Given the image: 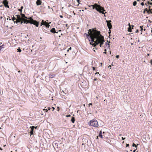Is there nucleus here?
<instances>
[{
    "mask_svg": "<svg viewBox=\"0 0 152 152\" xmlns=\"http://www.w3.org/2000/svg\"><path fill=\"white\" fill-rule=\"evenodd\" d=\"M9 18H10V17H8V18H7V20H8Z\"/></svg>",
    "mask_w": 152,
    "mask_h": 152,
    "instance_id": "nucleus-52",
    "label": "nucleus"
},
{
    "mask_svg": "<svg viewBox=\"0 0 152 152\" xmlns=\"http://www.w3.org/2000/svg\"><path fill=\"white\" fill-rule=\"evenodd\" d=\"M23 21V22L24 23H30V22H29V20H27V19H23V20H22Z\"/></svg>",
    "mask_w": 152,
    "mask_h": 152,
    "instance_id": "nucleus-11",
    "label": "nucleus"
},
{
    "mask_svg": "<svg viewBox=\"0 0 152 152\" xmlns=\"http://www.w3.org/2000/svg\"><path fill=\"white\" fill-rule=\"evenodd\" d=\"M48 110H50V109H51V108H50V107H48Z\"/></svg>",
    "mask_w": 152,
    "mask_h": 152,
    "instance_id": "nucleus-49",
    "label": "nucleus"
},
{
    "mask_svg": "<svg viewBox=\"0 0 152 152\" xmlns=\"http://www.w3.org/2000/svg\"><path fill=\"white\" fill-rule=\"evenodd\" d=\"M138 145V144H137V145H136L135 143H133V144H132V146L133 147H135V148H137V145Z\"/></svg>",
    "mask_w": 152,
    "mask_h": 152,
    "instance_id": "nucleus-22",
    "label": "nucleus"
},
{
    "mask_svg": "<svg viewBox=\"0 0 152 152\" xmlns=\"http://www.w3.org/2000/svg\"><path fill=\"white\" fill-rule=\"evenodd\" d=\"M140 28L141 29H140V31H142V30H143V26H140Z\"/></svg>",
    "mask_w": 152,
    "mask_h": 152,
    "instance_id": "nucleus-28",
    "label": "nucleus"
},
{
    "mask_svg": "<svg viewBox=\"0 0 152 152\" xmlns=\"http://www.w3.org/2000/svg\"><path fill=\"white\" fill-rule=\"evenodd\" d=\"M106 22H107V26H108L109 29H111L112 27V25L111 23V21L110 20H106Z\"/></svg>",
    "mask_w": 152,
    "mask_h": 152,
    "instance_id": "nucleus-6",
    "label": "nucleus"
},
{
    "mask_svg": "<svg viewBox=\"0 0 152 152\" xmlns=\"http://www.w3.org/2000/svg\"><path fill=\"white\" fill-rule=\"evenodd\" d=\"M18 50V51L19 52H20L21 51V50L20 49V48H18V49H17Z\"/></svg>",
    "mask_w": 152,
    "mask_h": 152,
    "instance_id": "nucleus-26",
    "label": "nucleus"
},
{
    "mask_svg": "<svg viewBox=\"0 0 152 152\" xmlns=\"http://www.w3.org/2000/svg\"><path fill=\"white\" fill-rule=\"evenodd\" d=\"M137 4V2H136V1H134L133 2V5L134 6H136V4Z\"/></svg>",
    "mask_w": 152,
    "mask_h": 152,
    "instance_id": "nucleus-20",
    "label": "nucleus"
},
{
    "mask_svg": "<svg viewBox=\"0 0 152 152\" xmlns=\"http://www.w3.org/2000/svg\"><path fill=\"white\" fill-rule=\"evenodd\" d=\"M49 77L51 78H53L55 76V75L53 74H50L49 75Z\"/></svg>",
    "mask_w": 152,
    "mask_h": 152,
    "instance_id": "nucleus-13",
    "label": "nucleus"
},
{
    "mask_svg": "<svg viewBox=\"0 0 152 152\" xmlns=\"http://www.w3.org/2000/svg\"><path fill=\"white\" fill-rule=\"evenodd\" d=\"M116 58H118L119 57V55H117L116 56Z\"/></svg>",
    "mask_w": 152,
    "mask_h": 152,
    "instance_id": "nucleus-35",
    "label": "nucleus"
},
{
    "mask_svg": "<svg viewBox=\"0 0 152 152\" xmlns=\"http://www.w3.org/2000/svg\"><path fill=\"white\" fill-rule=\"evenodd\" d=\"M17 16V18L14 17L12 18V20L14 23L16 22V23L18 22H20L22 20V18L21 17L20 15H16Z\"/></svg>",
    "mask_w": 152,
    "mask_h": 152,
    "instance_id": "nucleus-5",
    "label": "nucleus"
},
{
    "mask_svg": "<svg viewBox=\"0 0 152 152\" xmlns=\"http://www.w3.org/2000/svg\"><path fill=\"white\" fill-rule=\"evenodd\" d=\"M129 146V144H126V147H128Z\"/></svg>",
    "mask_w": 152,
    "mask_h": 152,
    "instance_id": "nucleus-36",
    "label": "nucleus"
},
{
    "mask_svg": "<svg viewBox=\"0 0 152 152\" xmlns=\"http://www.w3.org/2000/svg\"><path fill=\"white\" fill-rule=\"evenodd\" d=\"M111 67V65H110L109 66H108V67Z\"/></svg>",
    "mask_w": 152,
    "mask_h": 152,
    "instance_id": "nucleus-58",
    "label": "nucleus"
},
{
    "mask_svg": "<svg viewBox=\"0 0 152 152\" xmlns=\"http://www.w3.org/2000/svg\"><path fill=\"white\" fill-rule=\"evenodd\" d=\"M23 6H22L20 7V9H22H22H23Z\"/></svg>",
    "mask_w": 152,
    "mask_h": 152,
    "instance_id": "nucleus-38",
    "label": "nucleus"
},
{
    "mask_svg": "<svg viewBox=\"0 0 152 152\" xmlns=\"http://www.w3.org/2000/svg\"><path fill=\"white\" fill-rule=\"evenodd\" d=\"M138 32V29H137L136 31H135V32L136 33H137Z\"/></svg>",
    "mask_w": 152,
    "mask_h": 152,
    "instance_id": "nucleus-43",
    "label": "nucleus"
},
{
    "mask_svg": "<svg viewBox=\"0 0 152 152\" xmlns=\"http://www.w3.org/2000/svg\"><path fill=\"white\" fill-rule=\"evenodd\" d=\"M18 11L20 12H22V10L20 9H19Z\"/></svg>",
    "mask_w": 152,
    "mask_h": 152,
    "instance_id": "nucleus-29",
    "label": "nucleus"
},
{
    "mask_svg": "<svg viewBox=\"0 0 152 152\" xmlns=\"http://www.w3.org/2000/svg\"><path fill=\"white\" fill-rule=\"evenodd\" d=\"M71 116L70 115H66V116L67 117H70Z\"/></svg>",
    "mask_w": 152,
    "mask_h": 152,
    "instance_id": "nucleus-31",
    "label": "nucleus"
},
{
    "mask_svg": "<svg viewBox=\"0 0 152 152\" xmlns=\"http://www.w3.org/2000/svg\"><path fill=\"white\" fill-rule=\"evenodd\" d=\"M102 45H100V47H102Z\"/></svg>",
    "mask_w": 152,
    "mask_h": 152,
    "instance_id": "nucleus-53",
    "label": "nucleus"
},
{
    "mask_svg": "<svg viewBox=\"0 0 152 152\" xmlns=\"http://www.w3.org/2000/svg\"><path fill=\"white\" fill-rule=\"evenodd\" d=\"M66 27H67V24H66Z\"/></svg>",
    "mask_w": 152,
    "mask_h": 152,
    "instance_id": "nucleus-60",
    "label": "nucleus"
},
{
    "mask_svg": "<svg viewBox=\"0 0 152 152\" xmlns=\"http://www.w3.org/2000/svg\"><path fill=\"white\" fill-rule=\"evenodd\" d=\"M71 121L72 123H74L75 121V118L74 117H72V118L71 120Z\"/></svg>",
    "mask_w": 152,
    "mask_h": 152,
    "instance_id": "nucleus-14",
    "label": "nucleus"
},
{
    "mask_svg": "<svg viewBox=\"0 0 152 152\" xmlns=\"http://www.w3.org/2000/svg\"><path fill=\"white\" fill-rule=\"evenodd\" d=\"M102 131H100L99 136V137L101 138H102Z\"/></svg>",
    "mask_w": 152,
    "mask_h": 152,
    "instance_id": "nucleus-16",
    "label": "nucleus"
},
{
    "mask_svg": "<svg viewBox=\"0 0 152 152\" xmlns=\"http://www.w3.org/2000/svg\"><path fill=\"white\" fill-rule=\"evenodd\" d=\"M23 20L21 21V22H21V24H22L23 23Z\"/></svg>",
    "mask_w": 152,
    "mask_h": 152,
    "instance_id": "nucleus-39",
    "label": "nucleus"
},
{
    "mask_svg": "<svg viewBox=\"0 0 152 152\" xmlns=\"http://www.w3.org/2000/svg\"><path fill=\"white\" fill-rule=\"evenodd\" d=\"M71 47H70L69 48V50H71Z\"/></svg>",
    "mask_w": 152,
    "mask_h": 152,
    "instance_id": "nucleus-54",
    "label": "nucleus"
},
{
    "mask_svg": "<svg viewBox=\"0 0 152 152\" xmlns=\"http://www.w3.org/2000/svg\"><path fill=\"white\" fill-rule=\"evenodd\" d=\"M147 56H149V54H147Z\"/></svg>",
    "mask_w": 152,
    "mask_h": 152,
    "instance_id": "nucleus-62",
    "label": "nucleus"
},
{
    "mask_svg": "<svg viewBox=\"0 0 152 152\" xmlns=\"http://www.w3.org/2000/svg\"><path fill=\"white\" fill-rule=\"evenodd\" d=\"M97 31L94 29V28H93L92 29H90L89 30L88 34H87L85 33V34L86 35V37L89 39L90 42V44L94 46V47L96 46L97 45H96V38L97 37Z\"/></svg>",
    "mask_w": 152,
    "mask_h": 152,
    "instance_id": "nucleus-1",
    "label": "nucleus"
},
{
    "mask_svg": "<svg viewBox=\"0 0 152 152\" xmlns=\"http://www.w3.org/2000/svg\"><path fill=\"white\" fill-rule=\"evenodd\" d=\"M21 17H22V20L23 19V18H26V19L27 18V17L25 16L24 14H22Z\"/></svg>",
    "mask_w": 152,
    "mask_h": 152,
    "instance_id": "nucleus-17",
    "label": "nucleus"
},
{
    "mask_svg": "<svg viewBox=\"0 0 152 152\" xmlns=\"http://www.w3.org/2000/svg\"><path fill=\"white\" fill-rule=\"evenodd\" d=\"M53 110H52V111L54 110L55 109V108L54 107H52Z\"/></svg>",
    "mask_w": 152,
    "mask_h": 152,
    "instance_id": "nucleus-48",
    "label": "nucleus"
},
{
    "mask_svg": "<svg viewBox=\"0 0 152 152\" xmlns=\"http://www.w3.org/2000/svg\"><path fill=\"white\" fill-rule=\"evenodd\" d=\"M128 25L129 26V27H131V25H130V23H129Z\"/></svg>",
    "mask_w": 152,
    "mask_h": 152,
    "instance_id": "nucleus-44",
    "label": "nucleus"
},
{
    "mask_svg": "<svg viewBox=\"0 0 152 152\" xmlns=\"http://www.w3.org/2000/svg\"><path fill=\"white\" fill-rule=\"evenodd\" d=\"M20 71H18V72H19V73H20Z\"/></svg>",
    "mask_w": 152,
    "mask_h": 152,
    "instance_id": "nucleus-56",
    "label": "nucleus"
},
{
    "mask_svg": "<svg viewBox=\"0 0 152 152\" xmlns=\"http://www.w3.org/2000/svg\"><path fill=\"white\" fill-rule=\"evenodd\" d=\"M97 80V79L96 78L94 79V80L96 81Z\"/></svg>",
    "mask_w": 152,
    "mask_h": 152,
    "instance_id": "nucleus-47",
    "label": "nucleus"
},
{
    "mask_svg": "<svg viewBox=\"0 0 152 152\" xmlns=\"http://www.w3.org/2000/svg\"><path fill=\"white\" fill-rule=\"evenodd\" d=\"M36 4L37 6L42 4V1L40 0H37L36 2Z\"/></svg>",
    "mask_w": 152,
    "mask_h": 152,
    "instance_id": "nucleus-10",
    "label": "nucleus"
},
{
    "mask_svg": "<svg viewBox=\"0 0 152 152\" xmlns=\"http://www.w3.org/2000/svg\"><path fill=\"white\" fill-rule=\"evenodd\" d=\"M40 7H42V6H40Z\"/></svg>",
    "mask_w": 152,
    "mask_h": 152,
    "instance_id": "nucleus-63",
    "label": "nucleus"
},
{
    "mask_svg": "<svg viewBox=\"0 0 152 152\" xmlns=\"http://www.w3.org/2000/svg\"><path fill=\"white\" fill-rule=\"evenodd\" d=\"M37 126H35V128H34L36 129V128H37Z\"/></svg>",
    "mask_w": 152,
    "mask_h": 152,
    "instance_id": "nucleus-61",
    "label": "nucleus"
},
{
    "mask_svg": "<svg viewBox=\"0 0 152 152\" xmlns=\"http://www.w3.org/2000/svg\"><path fill=\"white\" fill-rule=\"evenodd\" d=\"M61 31V30H58V31Z\"/></svg>",
    "mask_w": 152,
    "mask_h": 152,
    "instance_id": "nucleus-64",
    "label": "nucleus"
},
{
    "mask_svg": "<svg viewBox=\"0 0 152 152\" xmlns=\"http://www.w3.org/2000/svg\"><path fill=\"white\" fill-rule=\"evenodd\" d=\"M97 37L96 38V45H98L99 44H100V45H102L104 42V37L102 35L99 31H97L96 33Z\"/></svg>",
    "mask_w": 152,
    "mask_h": 152,
    "instance_id": "nucleus-2",
    "label": "nucleus"
},
{
    "mask_svg": "<svg viewBox=\"0 0 152 152\" xmlns=\"http://www.w3.org/2000/svg\"><path fill=\"white\" fill-rule=\"evenodd\" d=\"M41 24L45 26L46 27L48 28H49L50 26V25L48 23H47L46 22H43V20H42V22Z\"/></svg>",
    "mask_w": 152,
    "mask_h": 152,
    "instance_id": "nucleus-9",
    "label": "nucleus"
},
{
    "mask_svg": "<svg viewBox=\"0 0 152 152\" xmlns=\"http://www.w3.org/2000/svg\"><path fill=\"white\" fill-rule=\"evenodd\" d=\"M50 32L52 33H58V32H56V31L55 29L54 28H53L51 29Z\"/></svg>",
    "mask_w": 152,
    "mask_h": 152,
    "instance_id": "nucleus-12",
    "label": "nucleus"
},
{
    "mask_svg": "<svg viewBox=\"0 0 152 152\" xmlns=\"http://www.w3.org/2000/svg\"><path fill=\"white\" fill-rule=\"evenodd\" d=\"M128 30V31L129 32H131V31H132V28H131V27H129Z\"/></svg>",
    "mask_w": 152,
    "mask_h": 152,
    "instance_id": "nucleus-24",
    "label": "nucleus"
},
{
    "mask_svg": "<svg viewBox=\"0 0 152 152\" xmlns=\"http://www.w3.org/2000/svg\"><path fill=\"white\" fill-rule=\"evenodd\" d=\"M35 128V126H32L30 127V128L31 129V131H34V130Z\"/></svg>",
    "mask_w": 152,
    "mask_h": 152,
    "instance_id": "nucleus-19",
    "label": "nucleus"
},
{
    "mask_svg": "<svg viewBox=\"0 0 152 152\" xmlns=\"http://www.w3.org/2000/svg\"><path fill=\"white\" fill-rule=\"evenodd\" d=\"M44 110H46V112H47L48 110H47V109H44Z\"/></svg>",
    "mask_w": 152,
    "mask_h": 152,
    "instance_id": "nucleus-45",
    "label": "nucleus"
},
{
    "mask_svg": "<svg viewBox=\"0 0 152 152\" xmlns=\"http://www.w3.org/2000/svg\"><path fill=\"white\" fill-rule=\"evenodd\" d=\"M27 19H28L29 20H28L29 21V22H32L34 20L31 17H29V18H26Z\"/></svg>",
    "mask_w": 152,
    "mask_h": 152,
    "instance_id": "nucleus-18",
    "label": "nucleus"
},
{
    "mask_svg": "<svg viewBox=\"0 0 152 152\" xmlns=\"http://www.w3.org/2000/svg\"><path fill=\"white\" fill-rule=\"evenodd\" d=\"M141 5L142 6H143L144 5V3L143 2H142L141 3Z\"/></svg>",
    "mask_w": 152,
    "mask_h": 152,
    "instance_id": "nucleus-33",
    "label": "nucleus"
},
{
    "mask_svg": "<svg viewBox=\"0 0 152 152\" xmlns=\"http://www.w3.org/2000/svg\"><path fill=\"white\" fill-rule=\"evenodd\" d=\"M147 3L149 5H151L152 6V3L150 1H148Z\"/></svg>",
    "mask_w": 152,
    "mask_h": 152,
    "instance_id": "nucleus-25",
    "label": "nucleus"
},
{
    "mask_svg": "<svg viewBox=\"0 0 152 152\" xmlns=\"http://www.w3.org/2000/svg\"><path fill=\"white\" fill-rule=\"evenodd\" d=\"M77 2L78 4H80V0H77Z\"/></svg>",
    "mask_w": 152,
    "mask_h": 152,
    "instance_id": "nucleus-34",
    "label": "nucleus"
},
{
    "mask_svg": "<svg viewBox=\"0 0 152 152\" xmlns=\"http://www.w3.org/2000/svg\"><path fill=\"white\" fill-rule=\"evenodd\" d=\"M90 104V105H92V103H90V104Z\"/></svg>",
    "mask_w": 152,
    "mask_h": 152,
    "instance_id": "nucleus-57",
    "label": "nucleus"
},
{
    "mask_svg": "<svg viewBox=\"0 0 152 152\" xmlns=\"http://www.w3.org/2000/svg\"><path fill=\"white\" fill-rule=\"evenodd\" d=\"M99 74V72H96V73H95V74Z\"/></svg>",
    "mask_w": 152,
    "mask_h": 152,
    "instance_id": "nucleus-46",
    "label": "nucleus"
},
{
    "mask_svg": "<svg viewBox=\"0 0 152 152\" xmlns=\"http://www.w3.org/2000/svg\"><path fill=\"white\" fill-rule=\"evenodd\" d=\"M150 63H151V64L152 65V59L151 60Z\"/></svg>",
    "mask_w": 152,
    "mask_h": 152,
    "instance_id": "nucleus-37",
    "label": "nucleus"
},
{
    "mask_svg": "<svg viewBox=\"0 0 152 152\" xmlns=\"http://www.w3.org/2000/svg\"><path fill=\"white\" fill-rule=\"evenodd\" d=\"M33 132L34 131H30V134L31 135H32V134H33V133H33Z\"/></svg>",
    "mask_w": 152,
    "mask_h": 152,
    "instance_id": "nucleus-27",
    "label": "nucleus"
},
{
    "mask_svg": "<svg viewBox=\"0 0 152 152\" xmlns=\"http://www.w3.org/2000/svg\"><path fill=\"white\" fill-rule=\"evenodd\" d=\"M107 42L108 43V47H109V45H110L109 43L110 42H109L108 40L107 41Z\"/></svg>",
    "mask_w": 152,
    "mask_h": 152,
    "instance_id": "nucleus-30",
    "label": "nucleus"
},
{
    "mask_svg": "<svg viewBox=\"0 0 152 152\" xmlns=\"http://www.w3.org/2000/svg\"><path fill=\"white\" fill-rule=\"evenodd\" d=\"M145 11H147V12L148 14H149L150 13L149 10H148L147 9V8H145V9L144 10V11H143L144 13H145Z\"/></svg>",
    "mask_w": 152,
    "mask_h": 152,
    "instance_id": "nucleus-15",
    "label": "nucleus"
},
{
    "mask_svg": "<svg viewBox=\"0 0 152 152\" xmlns=\"http://www.w3.org/2000/svg\"><path fill=\"white\" fill-rule=\"evenodd\" d=\"M91 6L93 7V9H95L96 11L100 13L105 14L106 13V12H104L105 11V10H104L103 7H102L99 5L95 4L93 5H92Z\"/></svg>",
    "mask_w": 152,
    "mask_h": 152,
    "instance_id": "nucleus-3",
    "label": "nucleus"
},
{
    "mask_svg": "<svg viewBox=\"0 0 152 152\" xmlns=\"http://www.w3.org/2000/svg\"><path fill=\"white\" fill-rule=\"evenodd\" d=\"M106 49H105L104 50V52L103 53H104V54H106L107 53H106Z\"/></svg>",
    "mask_w": 152,
    "mask_h": 152,
    "instance_id": "nucleus-32",
    "label": "nucleus"
},
{
    "mask_svg": "<svg viewBox=\"0 0 152 152\" xmlns=\"http://www.w3.org/2000/svg\"><path fill=\"white\" fill-rule=\"evenodd\" d=\"M3 3L5 7H7L8 8H9V6L8 5V2L7 0H4L3 1Z\"/></svg>",
    "mask_w": 152,
    "mask_h": 152,
    "instance_id": "nucleus-7",
    "label": "nucleus"
},
{
    "mask_svg": "<svg viewBox=\"0 0 152 152\" xmlns=\"http://www.w3.org/2000/svg\"><path fill=\"white\" fill-rule=\"evenodd\" d=\"M4 46L5 45L4 44L2 45L1 46H0V49L1 50L2 48H4Z\"/></svg>",
    "mask_w": 152,
    "mask_h": 152,
    "instance_id": "nucleus-21",
    "label": "nucleus"
},
{
    "mask_svg": "<svg viewBox=\"0 0 152 152\" xmlns=\"http://www.w3.org/2000/svg\"><path fill=\"white\" fill-rule=\"evenodd\" d=\"M88 125L94 127H96L99 126L98 121L95 119L91 120L88 122Z\"/></svg>",
    "mask_w": 152,
    "mask_h": 152,
    "instance_id": "nucleus-4",
    "label": "nucleus"
},
{
    "mask_svg": "<svg viewBox=\"0 0 152 152\" xmlns=\"http://www.w3.org/2000/svg\"><path fill=\"white\" fill-rule=\"evenodd\" d=\"M22 14H23L22 13V12H20V14H21V15H22Z\"/></svg>",
    "mask_w": 152,
    "mask_h": 152,
    "instance_id": "nucleus-59",
    "label": "nucleus"
},
{
    "mask_svg": "<svg viewBox=\"0 0 152 152\" xmlns=\"http://www.w3.org/2000/svg\"><path fill=\"white\" fill-rule=\"evenodd\" d=\"M30 23L35 25L37 27H38L39 26L38 22L35 20H33L32 22H30Z\"/></svg>",
    "mask_w": 152,
    "mask_h": 152,
    "instance_id": "nucleus-8",
    "label": "nucleus"
},
{
    "mask_svg": "<svg viewBox=\"0 0 152 152\" xmlns=\"http://www.w3.org/2000/svg\"><path fill=\"white\" fill-rule=\"evenodd\" d=\"M152 11H151L150 12H149L150 13H151L152 14Z\"/></svg>",
    "mask_w": 152,
    "mask_h": 152,
    "instance_id": "nucleus-51",
    "label": "nucleus"
},
{
    "mask_svg": "<svg viewBox=\"0 0 152 152\" xmlns=\"http://www.w3.org/2000/svg\"><path fill=\"white\" fill-rule=\"evenodd\" d=\"M93 69L94 70H95V68L94 67H93Z\"/></svg>",
    "mask_w": 152,
    "mask_h": 152,
    "instance_id": "nucleus-41",
    "label": "nucleus"
},
{
    "mask_svg": "<svg viewBox=\"0 0 152 152\" xmlns=\"http://www.w3.org/2000/svg\"><path fill=\"white\" fill-rule=\"evenodd\" d=\"M148 8H149V10H149V12H150L151 11H152V8H151V6H149L148 7Z\"/></svg>",
    "mask_w": 152,
    "mask_h": 152,
    "instance_id": "nucleus-23",
    "label": "nucleus"
},
{
    "mask_svg": "<svg viewBox=\"0 0 152 152\" xmlns=\"http://www.w3.org/2000/svg\"><path fill=\"white\" fill-rule=\"evenodd\" d=\"M60 17L61 18H63V16L62 15H60Z\"/></svg>",
    "mask_w": 152,
    "mask_h": 152,
    "instance_id": "nucleus-42",
    "label": "nucleus"
},
{
    "mask_svg": "<svg viewBox=\"0 0 152 152\" xmlns=\"http://www.w3.org/2000/svg\"><path fill=\"white\" fill-rule=\"evenodd\" d=\"M135 151H136V149H135L134 150H133V152H135Z\"/></svg>",
    "mask_w": 152,
    "mask_h": 152,
    "instance_id": "nucleus-50",
    "label": "nucleus"
},
{
    "mask_svg": "<svg viewBox=\"0 0 152 152\" xmlns=\"http://www.w3.org/2000/svg\"><path fill=\"white\" fill-rule=\"evenodd\" d=\"M125 138H124V137H122V140H125Z\"/></svg>",
    "mask_w": 152,
    "mask_h": 152,
    "instance_id": "nucleus-40",
    "label": "nucleus"
},
{
    "mask_svg": "<svg viewBox=\"0 0 152 152\" xmlns=\"http://www.w3.org/2000/svg\"><path fill=\"white\" fill-rule=\"evenodd\" d=\"M0 149L1 150H2V148H0Z\"/></svg>",
    "mask_w": 152,
    "mask_h": 152,
    "instance_id": "nucleus-55",
    "label": "nucleus"
}]
</instances>
